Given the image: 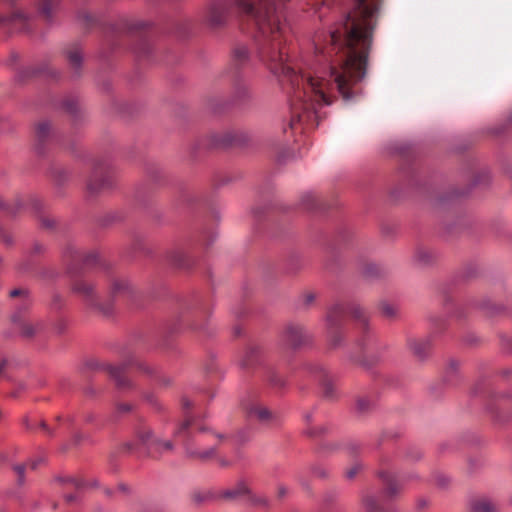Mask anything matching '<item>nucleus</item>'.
Segmentation results:
<instances>
[{"label": "nucleus", "instance_id": "f257e3e1", "mask_svg": "<svg viewBox=\"0 0 512 512\" xmlns=\"http://www.w3.org/2000/svg\"><path fill=\"white\" fill-rule=\"evenodd\" d=\"M285 0H259L257 6L249 0H238L237 6L253 17L265 47L261 57L275 75L283 74L289 81L292 95L290 126H314L320 118L319 109L332 103L337 91L346 100L352 97L351 88L366 74L367 56L372 43V30L380 0H351V10L330 33L328 70L318 65L326 60L316 55L313 60H302L298 71L284 63L281 50L288 31L282 22L281 4Z\"/></svg>", "mask_w": 512, "mask_h": 512}, {"label": "nucleus", "instance_id": "f03ea898", "mask_svg": "<svg viewBox=\"0 0 512 512\" xmlns=\"http://www.w3.org/2000/svg\"><path fill=\"white\" fill-rule=\"evenodd\" d=\"M221 498L226 500H238L243 498H251V489L248 483L244 480L237 482L234 486L224 489L219 495Z\"/></svg>", "mask_w": 512, "mask_h": 512}, {"label": "nucleus", "instance_id": "7ed1b4c3", "mask_svg": "<svg viewBox=\"0 0 512 512\" xmlns=\"http://www.w3.org/2000/svg\"><path fill=\"white\" fill-rule=\"evenodd\" d=\"M227 15V9L222 4H214L209 10V22L213 26H218L224 23Z\"/></svg>", "mask_w": 512, "mask_h": 512}, {"label": "nucleus", "instance_id": "20e7f679", "mask_svg": "<svg viewBox=\"0 0 512 512\" xmlns=\"http://www.w3.org/2000/svg\"><path fill=\"white\" fill-rule=\"evenodd\" d=\"M250 417H254L261 422H266L271 418L270 411L259 403H252L246 408Z\"/></svg>", "mask_w": 512, "mask_h": 512}, {"label": "nucleus", "instance_id": "39448f33", "mask_svg": "<svg viewBox=\"0 0 512 512\" xmlns=\"http://www.w3.org/2000/svg\"><path fill=\"white\" fill-rule=\"evenodd\" d=\"M409 347L413 353L419 357H423L428 349V342L425 340L411 339Z\"/></svg>", "mask_w": 512, "mask_h": 512}, {"label": "nucleus", "instance_id": "423d86ee", "mask_svg": "<svg viewBox=\"0 0 512 512\" xmlns=\"http://www.w3.org/2000/svg\"><path fill=\"white\" fill-rule=\"evenodd\" d=\"M287 339L286 341L292 345L296 346L301 342L302 329L298 326H290L286 330Z\"/></svg>", "mask_w": 512, "mask_h": 512}, {"label": "nucleus", "instance_id": "0eeeda50", "mask_svg": "<svg viewBox=\"0 0 512 512\" xmlns=\"http://www.w3.org/2000/svg\"><path fill=\"white\" fill-rule=\"evenodd\" d=\"M74 290L85 297H91L93 295V287L84 281L77 282L74 285Z\"/></svg>", "mask_w": 512, "mask_h": 512}, {"label": "nucleus", "instance_id": "6e6552de", "mask_svg": "<svg viewBox=\"0 0 512 512\" xmlns=\"http://www.w3.org/2000/svg\"><path fill=\"white\" fill-rule=\"evenodd\" d=\"M474 512H494L493 505L487 500H479L473 504Z\"/></svg>", "mask_w": 512, "mask_h": 512}, {"label": "nucleus", "instance_id": "1a4fd4ad", "mask_svg": "<svg viewBox=\"0 0 512 512\" xmlns=\"http://www.w3.org/2000/svg\"><path fill=\"white\" fill-rule=\"evenodd\" d=\"M247 59H248V50L246 47L242 46V47H238L235 49V51H234V60L235 61H237L239 63H243Z\"/></svg>", "mask_w": 512, "mask_h": 512}, {"label": "nucleus", "instance_id": "9d476101", "mask_svg": "<svg viewBox=\"0 0 512 512\" xmlns=\"http://www.w3.org/2000/svg\"><path fill=\"white\" fill-rule=\"evenodd\" d=\"M342 307L339 305H336L332 307L327 314V321L331 326L336 325L335 317L342 312Z\"/></svg>", "mask_w": 512, "mask_h": 512}, {"label": "nucleus", "instance_id": "9b49d317", "mask_svg": "<svg viewBox=\"0 0 512 512\" xmlns=\"http://www.w3.org/2000/svg\"><path fill=\"white\" fill-rule=\"evenodd\" d=\"M97 181H98V179L95 178V179H91L90 182L88 183V189L92 193L100 191L106 185V180H104V179H99V181L101 182L99 185L96 184Z\"/></svg>", "mask_w": 512, "mask_h": 512}, {"label": "nucleus", "instance_id": "f8f14e48", "mask_svg": "<svg viewBox=\"0 0 512 512\" xmlns=\"http://www.w3.org/2000/svg\"><path fill=\"white\" fill-rule=\"evenodd\" d=\"M36 331V327L32 324L25 323L22 326V334L25 336H32Z\"/></svg>", "mask_w": 512, "mask_h": 512}, {"label": "nucleus", "instance_id": "ddd939ff", "mask_svg": "<svg viewBox=\"0 0 512 512\" xmlns=\"http://www.w3.org/2000/svg\"><path fill=\"white\" fill-rule=\"evenodd\" d=\"M69 60L73 65L77 66L80 64L82 56L79 52H73L69 55Z\"/></svg>", "mask_w": 512, "mask_h": 512}, {"label": "nucleus", "instance_id": "4468645a", "mask_svg": "<svg viewBox=\"0 0 512 512\" xmlns=\"http://www.w3.org/2000/svg\"><path fill=\"white\" fill-rule=\"evenodd\" d=\"M153 443L159 445L160 447H162L165 450H171L173 447V445L170 441L155 440Z\"/></svg>", "mask_w": 512, "mask_h": 512}, {"label": "nucleus", "instance_id": "2eb2a0df", "mask_svg": "<svg viewBox=\"0 0 512 512\" xmlns=\"http://www.w3.org/2000/svg\"><path fill=\"white\" fill-rule=\"evenodd\" d=\"M127 287V283L125 281H115L113 283V291H120L122 289H125Z\"/></svg>", "mask_w": 512, "mask_h": 512}, {"label": "nucleus", "instance_id": "dca6fc26", "mask_svg": "<svg viewBox=\"0 0 512 512\" xmlns=\"http://www.w3.org/2000/svg\"><path fill=\"white\" fill-rule=\"evenodd\" d=\"M49 130V124L48 123H41L38 126V132L41 136L45 135Z\"/></svg>", "mask_w": 512, "mask_h": 512}, {"label": "nucleus", "instance_id": "f3484780", "mask_svg": "<svg viewBox=\"0 0 512 512\" xmlns=\"http://www.w3.org/2000/svg\"><path fill=\"white\" fill-rule=\"evenodd\" d=\"M190 425V421H184L179 428L175 431V435H179L182 431L186 430Z\"/></svg>", "mask_w": 512, "mask_h": 512}, {"label": "nucleus", "instance_id": "a211bd4d", "mask_svg": "<svg viewBox=\"0 0 512 512\" xmlns=\"http://www.w3.org/2000/svg\"><path fill=\"white\" fill-rule=\"evenodd\" d=\"M358 470H359V466L358 465H356L353 468L349 469L346 472L347 477L350 478V479L353 478L357 474Z\"/></svg>", "mask_w": 512, "mask_h": 512}, {"label": "nucleus", "instance_id": "6ab92c4d", "mask_svg": "<svg viewBox=\"0 0 512 512\" xmlns=\"http://www.w3.org/2000/svg\"><path fill=\"white\" fill-rule=\"evenodd\" d=\"M385 481H386L387 486H388V487H387L388 492H389L390 494L395 493V488H394V486H393L392 479H391L389 476H387V478H386V480H385Z\"/></svg>", "mask_w": 512, "mask_h": 512}, {"label": "nucleus", "instance_id": "aec40b11", "mask_svg": "<svg viewBox=\"0 0 512 512\" xmlns=\"http://www.w3.org/2000/svg\"><path fill=\"white\" fill-rule=\"evenodd\" d=\"M365 398H360V400L357 402L358 409L363 411L367 407V402L364 400Z\"/></svg>", "mask_w": 512, "mask_h": 512}, {"label": "nucleus", "instance_id": "412c9836", "mask_svg": "<svg viewBox=\"0 0 512 512\" xmlns=\"http://www.w3.org/2000/svg\"><path fill=\"white\" fill-rule=\"evenodd\" d=\"M247 439H248V437H246L243 432L239 433L235 437V441L237 443H244Z\"/></svg>", "mask_w": 512, "mask_h": 512}, {"label": "nucleus", "instance_id": "4be33fe9", "mask_svg": "<svg viewBox=\"0 0 512 512\" xmlns=\"http://www.w3.org/2000/svg\"><path fill=\"white\" fill-rule=\"evenodd\" d=\"M15 471L17 472V474L19 475L20 480H21V479H22V477H23V475H24L25 466H23V465H17V466H15Z\"/></svg>", "mask_w": 512, "mask_h": 512}, {"label": "nucleus", "instance_id": "5701e85b", "mask_svg": "<svg viewBox=\"0 0 512 512\" xmlns=\"http://www.w3.org/2000/svg\"><path fill=\"white\" fill-rule=\"evenodd\" d=\"M277 492L279 497H284L287 494V489L284 486H279Z\"/></svg>", "mask_w": 512, "mask_h": 512}, {"label": "nucleus", "instance_id": "b1692460", "mask_svg": "<svg viewBox=\"0 0 512 512\" xmlns=\"http://www.w3.org/2000/svg\"><path fill=\"white\" fill-rule=\"evenodd\" d=\"M23 293H24V291L21 289H14V290L10 291V296L16 297V296L22 295Z\"/></svg>", "mask_w": 512, "mask_h": 512}, {"label": "nucleus", "instance_id": "393cba45", "mask_svg": "<svg viewBox=\"0 0 512 512\" xmlns=\"http://www.w3.org/2000/svg\"><path fill=\"white\" fill-rule=\"evenodd\" d=\"M304 300L306 304H310L314 300V295L311 293L306 294Z\"/></svg>", "mask_w": 512, "mask_h": 512}, {"label": "nucleus", "instance_id": "a878e982", "mask_svg": "<svg viewBox=\"0 0 512 512\" xmlns=\"http://www.w3.org/2000/svg\"><path fill=\"white\" fill-rule=\"evenodd\" d=\"M213 453H214V450L211 449L209 451H206V452H203V453H199L198 455L200 457L207 458V457H210Z\"/></svg>", "mask_w": 512, "mask_h": 512}, {"label": "nucleus", "instance_id": "bb28decb", "mask_svg": "<svg viewBox=\"0 0 512 512\" xmlns=\"http://www.w3.org/2000/svg\"><path fill=\"white\" fill-rule=\"evenodd\" d=\"M384 312H385L387 315H389V316H391V315H393V314H394V310H393V308H392V307H390V306H386V307L384 308Z\"/></svg>", "mask_w": 512, "mask_h": 512}, {"label": "nucleus", "instance_id": "cd10ccee", "mask_svg": "<svg viewBox=\"0 0 512 512\" xmlns=\"http://www.w3.org/2000/svg\"><path fill=\"white\" fill-rule=\"evenodd\" d=\"M65 498H66V501L72 502V501H74L76 499V496L73 495V494H68V495L65 496Z\"/></svg>", "mask_w": 512, "mask_h": 512}, {"label": "nucleus", "instance_id": "c85d7f7f", "mask_svg": "<svg viewBox=\"0 0 512 512\" xmlns=\"http://www.w3.org/2000/svg\"><path fill=\"white\" fill-rule=\"evenodd\" d=\"M151 434L148 432L145 436H143V442L150 443Z\"/></svg>", "mask_w": 512, "mask_h": 512}, {"label": "nucleus", "instance_id": "c756f323", "mask_svg": "<svg viewBox=\"0 0 512 512\" xmlns=\"http://www.w3.org/2000/svg\"><path fill=\"white\" fill-rule=\"evenodd\" d=\"M69 482H71L77 488L81 486V483L76 480L71 479L69 480Z\"/></svg>", "mask_w": 512, "mask_h": 512}, {"label": "nucleus", "instance_id": "7c9ffc66", "mask_svg": "<svg viewBox=\"0 0 512 512\" xmlns=\"http://www.w3.org/2000/svg\"><path fill=\"white\" fill-rule=\"evenodd\" d=\"M5 361L4 360H0V373L2 372L4 366H5Z\"/></svg>", "mask_w": 512, "mask_h": 512}, {"label": "nucleus", "instance_id": "2f4dec72", "mask_svg": "<svg viewBox=\"0 0 512 512\" xmlns=\"http://www.w3.org/2000/svg\"><path fill=\"white\" fill-rule=\"evenodd\" d=\"M121 409L124 410V411H128L129 407L127 405H123V406H121Z\"/></svg>", "mask_w": 512, "mask_h": 512}, {"label": "nucleus", "instance_id": "473e14b6", "mask_svg": "<svg viewBox=\"0 0 512 512\" xmlns=\"http://www.w3.org/2000/svg\"><path fill=\"white\" fill-rule=\"evenodd\" d=\"M216 437H218V438H222V435H220V434H216Z\"/></svg>", "mask_w": 512, "mask_h": 512}]
</instances>
